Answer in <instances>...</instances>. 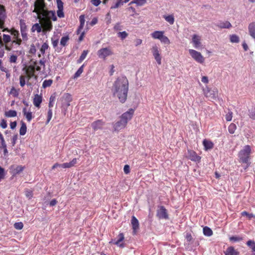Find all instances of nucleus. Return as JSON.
Returning <instances> with one entry per match:
<instances>
[{
	"label": "nucleus",
	"instance_id": "f257e3e1",
	"mask_svg": "<svg viewBox=\"0 0 255 255\" xmlns=\"http://www.w3.org/2000/svg\"><path fill=\"white\" fill-rule=\"evenodd\" d=\"M128 89L129 82L127 77L125 76L118 77L112 86L113 95L121 103H124L127 100Z\"/></svg>",
	"mask_w": 255,
	"mask_h": 255
},
{
	"label": "nucleus",
	"instance_id": "f03ea898",
	"mask_svg": "<svg viewBox=\"0 0 255 255\" xmlns=\"http://www.w3.org/2000/svg\"><path fill=\"white\" fill-rule=\"evenodd\" d=\"M2 31H7L10 33L13 36V40H12V44L17 45L18 46H20L22 42V40L20 38L19 31L14 28L9 29L8 28H2Z\"/></svg>",
	"mask_w": 255,
	"mask_h": 255
},
{
	"label": "nucleus",
	"instance_id": "7ed1b4c3",
	"mask_svg": "<svg viewBox=\"0 0 255 255\" xmlns=\"http://www.w3.org/2000/svg\"><path fill=\"white\" fill-rule=\"evenodd\" d=\"M251 152V148L250 145L244 146L239 153V157L240 161L245 163H248L250 160V155Z\"/></svg>",
	"mask_w": 255,
	"mask_h": 255
},
{
	"label": "nucleus",
	"instance_id": "20e7f679",
	"mask_svg": "<svg viewBox=\"0 0 255 255\" xmlns=\"http://www.w3.org/2000/svg\"><path fill=\"white\" fill-rule=\"evenodd\" d=\"M22 71L24 72L25 75L27 79L26 85L28 86L32 85L31 83L29 81L32 78H34L35 80L37 79V76L35 74V71L33 66L29 65L28 66H25L23 68Z\"/></svg>",
	"mask_w": 255,
	"mask_h": 255
},
{
	"label": "nucleus",
	"instance_id": "39448f33",
	"mask_svg": "<svg viewBox=\"0 0 255 255\" xmlns=\"http://www.w3.org/2000/svg\"><path fill=\"white\" fill-rule=\"evenodd\" d=\"M38 18L39 19L42 20L46 19L47 20H53L54 21L57 20V17L55 11L47 9H45L39 15H38Z\"/></svg>",
	"mask_w": 255,
	"mask_h": 255
},
{
	"label": "nucleus",
	"instance_id": "423d86ee",
	"mask_svg": "<svg viewBox=\"0 0 255 255\" xmlns=\"http://www.w3.org/2000/svg\"><path fill=\"white\" fill-rule=\"evenodd\" d=\"M46 8V3L44 0H36L34 2V9L33 11L39 15Z\"/></svg>",
	"mask_w": 255,
	"mask_h": 255
},
{
	"label": "nucleus",
	"instance_id": "0eeeda50",
	"mask_svg": "<svg viewBox=\"0 0 255 255\" xmlns=\"http://www.w3.org/2000/svg\"><path fill=\"white\" fill-rule=\"evenodd\" d=\"M189 53L192 58H193L196 62L201 64L204 62L205 58L200 52L194 49H189Z\"/></svg>",
	"mask_w": 255,
	"mask_h": 255
},
{
	"label": "nucleus",
	"instance_id": "6e6552de",
	"mask_svg": "<svg viewBox=\"0 0 255 255\" xmlns=\"http://www.w3.org/2000/svg\"><path fill=\"white\" fill-rule=\"evenodd\" d=\"M205 96L212 100H216L218 98V90L217 88L213 89L207 88L204 91Z\"/></svg>",
	"mask_w": 255,
	"mask_h": 255
},
{
	"label": "nucleus",
	"instance_id": "1a4fd4ad",
	"mask_svg": "<svg viewBox=\"0 0 255 255\" xmlns=\"http://www.w3.org/2000/svg\"><path fill=\"white\" fill-rule=\"evenodd\" d=\"M41 20V24L42 26V33L45 34L47 32H50L53 28V25L51 21L47 20L46 19Z\"/></svg>",
	"mask_w": 255,
	"mask_h": 255
},
{
	"label": "nucleus",
	"instance_id": "9d476101",
	"mask_svg": "<svg viewBox=\"0 0 255 255\" xmlns=\"http://www.w3.org/2000/svg\"><path fill=\"white\" fill-rule=\"evenodd\" d=\"M97 54L100 58L106 59V57L113 54V52L109 48H103L99 49Z\"/></svg>",
	"mask_w": 255,
	"mask_h": 255
},
{
	"label": "nucleus",
	"instance_id": "9b49d317",
	"mask_svg": "<svg viewBox=\"0 0 255 255\" xmlns=\"http://www.w3.org/2000/svg\"><path fill=\"white\" fill-rule=\"evenodd\" d=\"M151 52L152 53L153 56L155 59L158 65H161V56L160 53V50L159 48L156 45H153L151 49Z\"/></svg>",
	"mask_w": 255,
	"mask_h": 255
},
{
	"label": "nucleus",
	"instance_id": "f8f14e48",
	"mask_svg": "<svg viewBox=\"0 0 255 255\" xmlns=\"http://www.w3.org/2000/svg\"><path fill=\"white\" fill-rule=\"evenodd\" d=\"M156 216L159 219H168V214L167 210L163 206H160L159 207L156 212Z\"/></svg>",
	"mask_w": 255,
	"mask_h": 255
},
{
	"label": "nucleus",
	"instance_id": "ddd939ff",
	"mask_svg": "<svg viewBox=\"0 0 255 255\" xmlns=\"http://www.w3.org/2000/svg\"><path fill=\"white\" fill-rule=\"evenodd\" d=\"M187 158L193 161L199 162L201 160V157L198 156L196 152L192 150H188Z\"/></svg>",
	"mask_w": 255,
	"mask_h": 255
},
{
	"label": "nucleus",
	"instance_id": "4468645a",
	"mask_svg": "<svg viewBox=\"0 0 255 255\" xmlns=\"http://www.w3.org/2000/svg\"><path fill=\"white\" fill-rule=\"evenodd\" d=\"M134 110L132 109H129L128 111L126 113L123 114L121 117V119L126 122V124H128V121H130L134 114Z\"/></svg>",
	"mask_w": 255,
	"mask_h": 255
},
{
	"label": "nucleus",
	"instance_id": "2eb2a0df",
	"mask_svg": "<svg viewBox=\"0 0 255 255\" xmlns=\"http://www.w3.org/2000/svg\"><path fill=\"white\" fill-rule=\"evenodd\" d=\"M3 45H4L5 48L7 51H10L12 49V44L10 46L8 43L11 41V37L10 35L4 34L2 38Z\"/></svg>",
	"mask_w": 255,
	"mask_h": 255
},
{
	"label": "nucleus",
	"instance_id": "dca6fc26",
	"mask_svg": "<svg viewBox=\"0 0 255 255\" xmlns=\"http://www.w3.org/2000/svg\"><path fill=\"white\" fill-rule=\"evenodd\" d=\"M6 18V13L4 6L3 5L0 6V28L4 27L5 19Z\"/></svg>",
	"mask_w": 255,
	"mask_h": 255
},
{
	"label": "nucleus",
	"instance_id": "f3484780",
	"mask_svg": "<svg viewBox=\"0 0 255 255\" xmlns=\"http://www.w3.org/2000/svg\"><path fill=\"white\" fill-rule=\"evenodd\" d=\"M105 123L102 120H98L93 122L91 124V126L94 130L96 131L102 129Z\"/></svg>",
	"mask_w": 255,
	"mask_h": 255
},
{
	"label": "nucleus",
	"instance_id": "a211bd4d",
	"mask_svg": "<svg viewBox=\"0 0 255 255\" xmlns=\"http://www.w3.org/2000/svg\"><path fill=\"white\" fill-rule=\"evenodd\" d=\"M57 4L58 10L57 14L59 17L63 18L64 17V13L63 12V3L61 0H57Z\"/></svg>",
	"mask_w": 255,
	"mask_h": 255
},
{
	"label": "nucleus",
	"instance_id": "6ab92c4d",
	"mask_svg": "<svg viewBox=\"0 0 255 255\" xmlns=\"http://www.w3.org/2000/svg\"><path fill=\"white\" fill-rule=\"evenodd\" d=\"M31 65L33 66L34 67V71H40L41 70V66H43V68L45 67V61L40 60L39 61H35L33 62L31 64Z\"/></svg>",
	"mask_w": 255,
	"mask_h": 255
},
{
	"label": "nucleus",
	"instance_id": "aec40b11",
	"mask_svg": "<svg viewBox=\"0 0 255 255\" xmlns=\"http://www.w3.org/2000/svg\"><path fill=\"white\" fill-rule=\"evenodd\" d=\"M192 42L194 47L198 49L201 46V37L198 35L194 34L192 36Z\"/></svg>",
	"mask_w": 255,
	"mask_h": 255
},
{
	"label": "nucleus",
	"instance_id": "412c9836",
	"mask_svg": "<svg viewBox=\"0 0 255 255\" xmlns=\"http://www.w3.org/2000/svg\"><path fill=\"white\" fill-rule=\"evenodd\" d=\"M127 124L126 122L123 121L121 119L120 121L117 122L114 126V130L119 131L121 129L124 128Z\"/></svg>",
	"mask_w": 255,
	"mask_h": 255
},
{
	"label": "nucleus",
	"instance_id": "4be33fe9",
	"mask_svg": "<svg viewBox=\"0 0 255 255\" xmlns=\"http://www.w3.org/2000/svg\"><path fill=\"white\" fill-rule=\"evenodd\" d=\"M131 224L133 230V234H135L137 230L139 229V223L138 220L134 216L131 217Z\"/></svg>",
	"mask_w": 255,
	"mask_h": 255
},
{
	"label": "nucleus",
	"instance_id": "5701e85b",
	"mask_svg": "<svg viewBox=\"0 0 255 255\" xmlns=\"http://www.w3.org/2000/svg\"><path fill=\"white\" fill-rule=\"evenodd\" d=\"M42 102V96L41 95L36 94L34 95L33 103L35 107L40 108V104Z\"/></svg>",
	"mask_w": 255,
	"mask_h": 255
},
{
	"label": "nucleus",
	"instance_id": "b1692460",
	"mask_svg": "<svg viewBox=\"0 0 255 255\" xmlns=\"http://www.w3.org/2000/svg\"><path fill=\"white\" fill-rule=\"evenodd\" d=\"M224 254L225 255H239L240 253L234 247L230 246L226 249Z\"/></svg>",
	"mask_w": 255,
	"mask_h": 255
},
{
	"label": "nucleus",
	"instance_id": "393cba45",
	"mask_svg": "<svg viewBox=\"0 0 255 255\" xmlns=\"http://www.w3.org/2000/svg\"><path fill=\"white\" fill-rule=\"evenodd\" d=\"M125 239L124 235L123 233H120L118 236V240L114 243L115 245H116L120 247H124V244L123 243Z\"/></svg>",
	"mask_w": 255,
	"mask_h": 255
},
{
	"label": "nucleus",
	"instance_id": "a878e982",
	"mask_svg": "<svg viewBox=\"0 0 255 255\" xmlns=\"http://www.w3.org/2000/svg\"><path fill=\"white\" fill-rule=\"evenodd\" d=\"M248 30L250 35L255 39V22H252L249 24Z\"/></svg>",
	"mask_w": 255,
	"mask_h": 255
},
{
	"label": "nucleus",
	"instance_id": "bb28decb",
	"mask_svg": "<svg viewBox=\"0 0 255 255\" xmlns=\"http://www.w3.org/2000/svg\"><path fill=\"white\" fill-rule=\"evenodd\" d=\"M10 169L12 170V174L15 175L22 172L24 169V167L21 165H18L15 167L13 165L10 167Z\"/></svg>",
	"mask_w": 255,
	"mask_h": 255
},
{
	"label": "nucleus",
	"instance_id": "cd10ccee",
	"mask_svg": "<svg viewBox=\"0 0 255 255\" xmlns=\"http://www.w3.org/2000/svg\"><path fill=\"white\" fill-rule=\"evenodd\" d=\"M22 113L28 122H30L34 117L32 115V112H27L26 108H24L22 109Z\"/></svg>",
	"mask_w": 255,
	"mask_h": 255
},
{
	"label": "nucleus",
	"instance_id": "c85d7f7f",
	"mask_svg": "<svg viewBox=\"0 0 255 255\" xmlns=\"http://www.w3.org/2000/svg\"><path fill=\"white\" fill-rule=\"evenodd\" d=\"M164 33V31H155L151 34V36L153 39L160 40Z\"/></svg>",
	"mask_w": 255,
	"mask_h": 255
},
{
	"label": "nucleus",
	"instance_id": "c756f323",
	"mask_svg": "<svg viewBox=\"0 0 255 255\" xmlns=\"http://www.w3.org/2000/svg\"><path fill=\"white\" fill-rule=\"evenodd\" d=\"M203 144L204 146L205 149L206 150L212 149L214 147V143L213 142L206 139L203 141Z\"/></svg>",
	"mask_w": 255,
	"mask_h": 255
},
{
	"label": "nucleus",
	"instance_id": "7c9ffc66",
	"mask_svg": "<svg viewBox=\"0 0 255 255\" xmlns=\"http://www.w3.org/2000/svg\"><path fill=\"white\" fill-rule=\"evenodd\" d=\"M31 31L32 32H34L35 31H36L37 33H40L41 32H42V26L40 23H36L34 24L31 28Z\"/></svg>",
	"mask_w": 255,
	"mask_h": 255
},
{
	"label": "nucleus",
	"instance_id": "2f4dec72",
	"mask_svg": "<svg viewBox=\"0 0 255 255\" xmlns=\"http://www.w3.org/2000/svg\"><path fill=\"white\" fill-rule=\"evenodd\" d=\"M217 26L220 28H230L232 25L228 21H220Z\"/></svg>",
	"mask_w": 255,
	"mask_h": 255
},
{
	"label": "nucleus",
	"instance_id": "473e14b6",
	"mask_svg": "<svg viewBox=\"0 0 255 255\" xmlns=\"http://www.w3.org/2000/svg\"><path fill=\"white\" fill-rule=\"evenodd\" d=\"M246 244L251 249L253 255H255V242L250 240L247 242Z\"/></svg>",
	"mask_w": 255,
	"mask_h": 255
},
{
	"label": "nucleus",
	"instance_id": "72a5a7b5",
	"mask_svg": "<svg viewBox=\"0 0 255 255\" xmlns=\"http://www.w3.org/2000/svg\"><path fill=\"white\" fill-rule=\"evenodd\" d=\"M163 18L165 20L168 22L170 24H173L174 22V17L173 14H170L168 15H164Z\"/></svg>",
	"mask_w": 255,
	"mask_h": 255
},
{
	"label": "nucleus",
	"instance_id": "f704fd0d",
	"mask_svg": "<svg viewBox=\"0 0 255 255\" xmlns=\"http://www.w3.org/2000/svg\"><path fill=\"white\" fill-rule=\"evenodd\" d=\"M26 124L24 122L21 121V127L19 129V134L21 135H24L26 132Z\"/></svg>",
	"mask_w": 255,
	"mask_h": 255
},
{
	"label": "nucleus",
	"instance_id": "c9c22d12",
	"mask_svg": "<svg viewBox=\"0 0 255 255\" xmlns=\"http://www.w3.org/2000/svg\"><path fill=\"white\" fill-rule=\"evenodd\" d=\"M89 53V50H85L83 51L79 59L77 60V63L78 64L81 63L86 57Z\"/></svg>",
	"mask_w": 255,
	"mask_h": 255
},
{
	"label": "nucleus",
	"instance_id": "e433bc0d",
	"mask_svg": "<svg viewBox=\"0 0 255 255\" xmlns=\"http://www.w3.org/2000/svg\"><path fill=\"white\" fill-rule=\"evenodd\" d=\"M203 234L205 236L210 237L213 235V231L209 227L206 226L203 228Z\"/></svg>",
	"mask_w": 255,
	"mask_h": 255
},
{
	"label": "nucleus",
	"instance_id": "4c0bfd02",
	"mask_svg": "<svg viewBox=\"0 0 255 255\" xmlns=\"http://www.w3.org/2000/svg\"><path fill=\"white\" fill-rule=\"evenodd\" d=\"M147 2V0H133L130 2V4L135 3L137 6H142Z\"/></svg>",
	"mask_w": 255,
	"mask_h": 255
},
{
	"label": "nucleus",
	"instance_id": "58836bf2",
	"mask_svg": "<svg viewBox=\"0 0 255 255\" xmlns=\"http://www.w3.org/2000/svg\"><path fill=\"white\" fill-rule=\"evenodd\" d=\"M4 115L5 117L8 118L15 117L17 115V112L14 110H9L5 112Z\"/></svg>",
	"mask_w": 255,
	"mask_h": 255
},
{
	"label": "nucleus",
	"instance_id": "ea45409f",
	"mask_svg": "<svg viewBox=\"0 0 255 255\" xmlns=\"http://www.w3.org/2000/svg\"><path fill=\"white\" fill-rule=\"evenodd\" d=\"M53 83V80L52 79L45 80L42 83V88L45 89L47 87H50Z\"/></svg>",
	"mask_w": 255,
	"mask_h": 255
},
{
	"label": "nucleus",
	"instance_id": "a19ab883",
	"mask_svg": "<svg viewBox=\"0 0 255 255\" xmlns=\"http://www.w3.org/2000/svg\"><path fill=\"white\" fill-rule=\"evenodd\" d=\"M19 25L20 31L27 30V27L24 20L20 19L19 20Z\"/></svg>",
	"mask_w": 255,
	"mask_h": 255
},
{
	"label": "nucleus",
	"instance_id": "79ce46f5",
	"mask_svg": "<svg viewBox=\"0 0 255 255\" xmlns=\"http://www.w3.org/2000/svg\"><path fill=\"white\" fill-rule=\"evenodd\" d=\"M230 40L232 43H239L240 41L239 36L236 34L230 35Z\"/></svg>",
	"mask_w": 255,
	"mask_h": 255
},
{
	"label": "nucleus",
	"instance_id": "37998d69",
	"mask_svg": "<svg viewBox=\"0 0 255 255\" xmlns=\"http://www.w3.org/2000/svg\"><path fill=\"white\" fill-rule=\"evenodd\" d=\"M84 64H83L79 69L77 71V72L75 73L74 74V78H77L78 77H79L81 74L83 73V70H84Z\"/></svg>",
	"mask_w": 255,
	"mask_h": 255
},
{
	"label": "nucleus",
	"instance_id": "c03bdc74",
	"mask_svg": "<svg viewBox=\"0 0 255 255\" xmlns=\"http://www.w3.org/2000/svg\"><path fill=\"white\" fill-rule=\"evenodd\" d=\"M237 129V126L236 125L234 124V123H231L229 127H228V130H229V132L231 133V134H233L235 133V130H236Z\"/></svg>",
	"mask_w": 255,
	"mask_h": 255
},
{
	"label": "nucleus",
	"instance_id": "a18cd8bd",
	"mask_svg": "<svg viewBox=\"0 0 255 255\" xmlns=\"http://www.w3.org/2000/svg\"><path fill=\"white\" fill-rule=\"evenodd\" d=\"M49 48V45L47 42H44L41 46L40 51L42 54L44 55L46 50Z\"/></svg>",
	"mask_w": 255,
	"mask_h": 255
},
{
	"label": "nucleus",
	"instance_id": "49530a36",
	"mask_svg": "<svg viewBox=\"0 0 255 255\" xmlns=\"http://www.w3.org/2000/svg\"><path fill=\"white\" fill-rule=\"evenodd\" d=\"M52 44L54 48L57 46L59 43V38L57 36H53L51 37Z\"/></svg>",
	"mask_w": 255,
	"mask_h": 255
},
{
	"label": "nucleus",
	"instance_id": "de8ad7c7",
	"mask_svg": "<svg viewBox=\"0 0 255 255\" xmlns=\"http://www.w3.org/2000/svg\"><path fill=\"white\" fill-rule=\"evenodd\" d=\"M27 79L26 77L24 75H21L19 77V84L21 87H23L26 83L25 79Z\"/></svg>",
	"mask_w": 255,
	"mask_h": 255
},
{
	"label": "nucleus",
	"instance_id": "09e8293b",
	"mask_svg": "<svg viewBox=\"0 0 255 255\" xmlns=\"http://www.w3.org/2000/svg\"><path fill=\"white\" fill-rule=\"evenodd\" d=\"M24 192L26 197L29 199H30L33 197V194L32 190H29L28 189H25Z\"/></svg>",
	"mask_w": 255,
	"mask_h": 255
},
{
	"label": "nucleus",
	"instance_id": "8fccbe9b",
	"mask_svg": "<svg viewBox=\"0 0 255 255\" xmlns=\"http://www.w3.org/2000/svg\"><path fill=\"white\" fill-rule=\"evenodd\" d=\"M69 40V37L68 36H65L62 37L60 40V44L63 46H66L67 44V43Z\"/></svg>",
	"mask_w": 255,
	"mask_h": 255
},
{
	"label": "nucleus",
	"instance_id": "3c124183",
	"mask_svg": "<svg viewBox=\"0 0 255 255\" xmlns=\"http://www.w3.org/2000/svg\"><path fill=\"white\" fill-rule=\"evenodd\" d=\"M22 40L24 41H27L28 39L27 30L20 31Z\"/></svg>",
	"mask_w": 255,
	"mask_h": 255
},
{
	"label": "nucleus",
	"instance_id": "603ef678",
	"mask_svg": "<svg viewBox=\"0 0 255 255\" xmlns=\"http://www.w3.org/2000/svg\"><path fill=\"white\" fill-rule=\"evenodd\" d=\"M14 228L16 230H21L23 228V224L22 222H16L13 225Z\"/></svg>",
	"mask_w": 255,
	"mask_h": 255
},
{
	"label": "nucleus",
	"instance_id": "864d4df0",
	"mask_svg": "<svg viewBox=\"0 0 255 255\" xmlns=\"http://www.w3.org/2000/svg\"><path fill=\"white\" fill-rule=\"evenodd\" d=\"M229 240L231 242H236L242 241L243 238L239 236H232L229 238Z\"/></svg>",
	"mask_w": 255,
	"mask_h": 255
},
{
	"label": "nucleus",
	"instance_id": "5fc2aeb1",
	"mask_svg": "<svg viewBox=\"0 0 255 255\" xmlns=\"http://www.w3.org/2000/svg\"><path fill=\"white\" fill-rule=\"evenodd\" d=\"M160 40L162 43H163L166 44L168 45L170 43V41L169 38L167 36H164V35L162 36V38L160 39Z\"/></svg>",
	"mask_w": 255,
	"mask_h": 255
},
{
	"label": "nucleus",
	"instance_id": "6e6d98bb",
	"mask_svg": "<svg viewBox=\"0 0 255 255\" xmlns=\"http://www.w3.org/2000/svg\"><path fill=\"white\" fill-rule=\"evenodd\" d=\"M124 3L123 1H121L119 0H117L115 4L113 5H112L111 7V9H115L118 8L119 6H120L121 5H122Z\"/></svg>",
	"mask_w": 255,
	"mask_h": 255
},
{
	"label": "nucleus",
	"instance_id": "4d7b16f0",
	"mask_svg": "<svg viewBox=\"0 0 255 255\" xmlns=\"http://www.w3.org/2000/svg\"><path fill=\"white\" fill-rule=\"evenodd\" d=\"M124 3L123 1H121L119 0H117L115 4L113 5H112L111 7V9H115L118 8L119 6H120L121 5H122Z\"/></svg>",
	"mask_w": 255,
	"mask_h": 255
},
{
	"label": "nucleus",
	"instance_id": "13d9d810",
	"mask_svg": "<svg viewBox=\"0 0 255 255\" xmlns=\"http://www.w3.org/2000/svg\"><path fill=\"white\" fill-rule=\"evenodd\" d=\"M242 216H247L249 219H251L252 218L255 217V216L253 214H250L247 211H243L241 213Z\"/></svg>",
	"mask_w": 255,
	"mask_h": 255
},
{
	"label": "nucleus",
	"instance_id": "bf43d9fd",
	"mask_svg": "<svg viewBox=\"0 0 255 255\" xmlns=\"http://www.w3.org/2000/svg\"><path fill=\"white\" fill-rule=\"evenodd\" d=\"M118 35L119 37H121L122 39H125L128 35V34L126 31L119 32L118 33Z\"/></svg>",
	"mask_w": 255,
	"mask_h": 255
},
{
	"label": "nucleus",
	"instance_id": "052dcab7",
	"mask_svg": "<svg viewBox=\"0 0 255 255\" xmlns=\"http://www.w3.org/2000/svg\"><path fill=\"white\" fill-rule=\"evenodd\" d=\"M52 117V111L51 109H49L47 113V119L46 121V124H48L50 120H51Z\"/></svg>",
	"mask_w": 255,
	"mask_h": 255
},
{
	"label": "nucleus",
	"instance_id": "680f3d73",
	"mask_svg": "<svg viewBox=\"0 0 255 255\" xmlns=\"http://www.w3.org/2000/svg\"><path fill=\"white\" fill-rule=\"evenodd\" d=\"M36 52V49L35 45L33 44H31L29 50V53L34 54H35Z\"/></svg>",
	"mask_w": 255,
	"mask_h": 255
},
{
	"label": "nucleus",
	"instance_id": "e2e57ef3",
	"mask_svg": "<svg viewBox=\"0 0 255 255\" xmlns=\"http://www.w3.org/2000/svg\"><path fill=\"white\" fill-rule=\"evenodd\" d=\"M17 60V56L15 55H11L9 59L10 63H16Z\"/></svg>",
	"mask_w": 255,
	"mask_h": 255
},
{
	"label": "nucleus",
	"instance_id": "0e129e2a",
	"mask_svg": "<svg viewBox=\"0 0 255 255\" xmlns=\"http://www.w3.org/2000/svg\"><path fill=\"white\" fill-rule=\"evenodd\" d=\"M55 100V97L51 96L49 99V102L48 104L49 109H51L53 107V102Z\"/></svg>",
	"mask_w": 255,
	"mask_h": 255
},
{
	"label": "nucleus",
	"instance_id": "69168bd1",
	"mask_svg": "<svg viewBox=\"0 0 255 255\" xmlns=\"http://www.w3.org/2000/svg\"><path fill=\"white\" fill-rule=\"evenodd\" d=\"M0 141H1L0 148L2 147H4V145H6V143L5 142L4 137H3L2 134H1V133L0 132Z\"/></svg>",
	"mask_w": 255,
	"mask_h": 255
},
{
	"label": "nucleus",
	"instance_id": "338daca9",
	"mask_svg": "<svg viewBox=\"0 0 255 255\" xmlns=\"http://www.w3.org/2000/svg\"><path fill=\"white\" fill-rule=\"evenodd\" d=\"M232 115H233V113H232V112H229L226 115L225 119L227 121L230 122L232 120V117H233Z\"/></svg>",
	"mask_w": 255,
	"mask_h": 255
},
{
	"label": "nucleus",
	"instance_id": "774afa93",
	"mask_svg": "<svg viewBox=\"0 0 255 255\" xmlns=\"http://www.w3.org/2000/svg\"><path fill=\"white\" fill-rule=\"evenodd\" d=\"M128 10L131 13L130 15L131 16H133L136 13L135 9L132 6L129 7L128 8Z\"/></svg>",
	"mask_w": 255,
	"mask_h": 255
}]
</instances>
